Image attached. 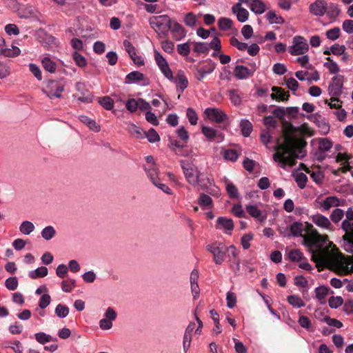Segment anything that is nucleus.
<instances>
[{"label": "nucleus", "mask_w": 353, "mask_h": 353, "mask_svg": "<svg viewBox=\"0 0 353 353\" xmlns=\"http://www.w3.org/2000/svg\"><path fill=\"white\" fill-rule=\"evenodd\" d=\"M342 228L346 232L343 236L344 249L352 255L339 253L336 246L329 241L331 244L327 246L329 259L327 261H316V263L326 265L340 275H347L353 273V210L350 208L346 212V219L342 222Z\"/></svg>", "instance_id": "obj_1"}, {"label": "nucleus", "mask_w": 353, "mask_h": 353, "mask_svg": "<svg viewBox=\"0 0 353 353\" xmlns=\"http://www.w3.org/2000/svg\"><path fill=\"white\" fill-rule=\"evenodd\" d=\"M290 232L294 236H302L303 244L312 253V259L316 261H327V246L330 243L327 236L321 235L314 229L313 225L308 223L294 222L290 225Z\"/></svg>", "instance_id": "obj_2"}, {"label": "nucleus", "mask_w": 353, "mask_h": 353, "mask_svg": "<svg viewBox=\"0 0 353 353\" xmlns=\"http://www.w3.org/2000/svg\"><path fill=\"white\" fill-rule=\"evenodd\" d=\"M283 142L277 140L276 152L273 155L274 160L279 163L281 167H292L296 163V159L300 157L297 153H302V148L306 145V141L302 139L293 137L290 132L285 130L283 135Z\"/></svg>", "instance_id": "obj_3"}, {"label": "nucleus", "mask_w": 353, "mask_h": 353, "mask_svg": "<svg viewBox=\"0 0 353 353\" xmlns=\"http://www.w3.org/2000/svg\"><path fill=\"white\" fill-rule=\"evenodd\" d=\"M181 165L187 181L193 186L198 185L201 182V172L197 166L191 163H185L183 161H181Z\"/></svg>", "instance_id": "obj_4"}, {"label": "nucleus", "mask_w": 353, "mask_h": 353, "mask_svg": "<svg viewBox=\"0 0 353 353\" xmlns=\"http://www.w3.org/2000/svg\"><path fill=\"white\" fill-rule=\"evenodd\" d=\"M206 250L213 255V261L216 265L223 263L227 248L221 242H214L206 245Z\"/></svg>", "instance_id": "obj_5"}, {"label": "nucleus", "mask_w": 353, "mask_h": 353, "mask_svg": "<svg viewBox=\"0 0 353 353\" xmlns=\"http://www.w3.org/2000/svg\"><path fill=\"white\" fill-rule=\"evenodd\" d=\"M65 89V83L61 81H50L47 83L46 88L43 91L51 99L54 98H61L62 92Z\"/></svg>", "instance_id": "obj_6"}, {"label": "nucleus", "mask_w": 353, "mask_h": 353, "mask_svg": "<svg viewBox=\"0 0 353 353\" xmlns=\"http://www.w3.org/2000/svg\"><path fill=\"white\" fill-rule=\"evenodd\" d=\"M227 252L230 268L235 274H238L241 269L239 251L235 246L232 245L227 248Z\"/></svg>", "instance_id": "obj_7"}, {"label": "nucleus", "mask_w": 353, "mask_h": 353, "mask_svg": "<svg viewBox=\"0 0 353 353\" xmlns=\"http://www.w3.org/2000/svg\"><path fill=\"white\" fill-rule=\"evenodd\" d=\"M308 49V44L304 38L295 37L293 39V45L290 48L289 52L292 55H300L305 54Z\"/></svg>", "instance_id": "obj_8"}, {"label": "nucleus", "mask_w": 353, "mask_h": 353, "mask_svg": "<svg viewBox=\"0 0 353 353\" xmlns=\"http://www.w3.org/2000/svg\"><path fill=\"white\" fill-rule=\"evenodd\" d=\"M205 114L213 122L222 123L228 120V115L221 109L216 108H208L205 110Z\"/></svg>", "instance_id": "obj_9"}, {"label": "nucleus", "mask_w": 353, "mask_h": 353, "mask_svg": "<svg viewBox=\"0 0 353 353\" xmlns=\"http://www.w3.org/2000/svg\"><path fill=\"white\" fill-rule=\"evenodd\" d=\"M168 28L172 35V38L176 41H180L186 36V30L176 20L171 19Z\"/></svg>", "instance_id": "obj_10"}, {"label": "nucleus", "mask_w": 353, "mask_h": 353, "mask_svg": "<svg viewBox=\"0 0 353 353\" xmlns=\"http://www.w3.org/2000/svg\"><path fill=\"white\" fill-rule=\"evenodd\" d=\"M172 19H170L168 15H159V16H152L149 18V24L150 27L155 31L158 32L161 30V28L166 24L168 27V25Z\"/></svg>", "instance_id": "obj_11"}, {"label": "nucleus", "mask_w": 353, "mask_h": 353, "mask_svg": "<svg viewBox=\"0 0 353 353\" xmlns=\"http://www.w3.org/2000/svg\"><path fill=\"white\" fill-rule=\"evenodd\" d=\"M20 52V49L17 46H12L11 48H6L5 39L0 37V55L6 57H14L19 55Z\"/></svg>", "instance_id": "obj_12"}, {"label": "nucleus", "mask_w": 353, "mask_h": 353, "mask_svg": "<svg viewBox=\"0 0 353 353\" xmlns=\"http://www.w3.org/2000/svg\"><path fill=\"white\" fill-rule=\"evenodd\" d=\"M343 81L340 77H334L328 87L329 94L332 97H339L342 93Z\"/></svg>", "instance_id": "obj_13"}, {"label": "nucleus", "mask_w": 353, "mask_h": 353, "mask_svg": "<svg viewBox=\"0 0 353 353\" xmlns=\"http://www.w3.org/2000/svg\"><path fill=\"white\" fill-rule=\"evenodd\" d=\"M327 3L323 0H316L310 6V12L315 16H323L327 10Z\"/></svg>", "instance_id": "obj_14"}, {"label": "nucleus", "mask_w": 353, "mask_h": 353, "mask_svg": "<svg viewBox=\"0 0 353 353\" xmlns=\"http://www.w3.org/2000/svg\"><path fill=\"white\" fill-rule=\"evenodd\" d=\"M174 80L176 85L177 91L182 93L188 85V80L185 76L184 72L179 71Z\"/></svg>", "instance_id": "obj_15"}, {"label": "nucleus", "mask_w": 353, "mask_h": 353, "mask_svg": "<svg viewBox=\"0 0 353 353\" xmlns=\"http://www.w3.org/2000/svg\"><path fill=\"white\" fill-rule=\"evenodd\" d=\"M232 10L233 13L236 14L237 19L240 22L243 23L248 20L249 12L246 9L240 7V4H235L233 6Z\"/></svg>", "instance_id": "obj_16"}, {"label": "nucleus", "mask_w": 353, "mask_h": 353, "mask_svg": "<svg viewBox=\"0 0 353 353\" xmlns=\"http://www.w3.org/2000/svg\"><path fill=\"white\" fill-rule=\"evenodd\" d=\"M214 70V67L210 65H205L196 69L195 77L199 81H202L207 75L212 73Z\"/></svg>", "instance_id": "obj_17"}, {"label": "nucleus", "mask_w": 353, "mask_h": 353, "mask_svg": "<svg viewBox=\"0 0 353 353\" xmlns=\"http://www.w3.org/2000/svg\"><path fill=\"white\" fill-rule=\"evenodd\" d=\"M272 90L274 92V93L271 94V98L272 99L287 101L290 97L289 92H284L281 88L274 86L272 88Z\"/></svg>", "instance_id": "obj_18"}, {"label": "nucleus", "mask_w": 353, "mask_h": 353, "mask_svg": "<svg viewBox=\"0 0 353 353\" xmlns=\"http://www.w3.org/2000/svg\"><path fill=\"white\" fill-rule=\"evenodd\" d=\"M312 221L319 227L325 229H331V223L330 220L321 214L314 215L312 217Z\"/></svg>", "instance_id": "obj_19"}, {"label": "nucleus", "mask_w": 353, "mask_h": 353, "mask_svg": "<svg viewBox=\"0 0 353 353\" xmlns=\"http://www.w3.org/2000/svg\"><path fill=\"white\" fill-rule=\"evenodd\" d=\"M248 213L252 217L256 219L261 222L266 219V216L263 215L261 211L255 205H248L246 207Z\"/></svg>", "instance_id": "obj_20"}, {"label": "nucleus", "mask_w": 353, "mask_h": 353, "mask_svg": "<svg viewBox=\"0 0 353 353\" xmlns=\"http://www.w3.org/2000/svg\"><path fill=\"white\" fill-rule=\"evenodd\" d=\"M234 72L235 77L239 79H247L252 74L248 68L243 65L236 66Z\"/></svg>", "instance_id": "obj_21"}, {"label": "nucleus", "mask_w": 353, "mask_h": 353, "mask_svg": "<svg viewBox=\"0 0 353 353\" xmlns=\"http://www.w3.org/2000/svg\"><path fill=\"white\" fill-rule=\"evenodd\" d=\"M201 130H202L203 134L209 140H212L215 137H218L220 141L223 139L224 137H223V134L220 133V134H217L216 130L210 127L203 126V127H202Z\"/></svg>", "instance_id": "obj_22"}, {"label": "nucleus", "mask_w": 353, "mask_h": 353, "mask_svg": "<svg viewBox=\"0 0 353 353\" xmlns=\"http://www.w3.org/2000/svg\"><path fill=\"white\" fill-rule=\"evenodd\" d=\"M79 119L83 123L85 124L91 130L96 132L100 131V125H98L94 120L85 115L79 116Z\"/></svg>", "instance_id": "obj_23"}, {"label": "nucleus", "mask_w": 353, "mask_h": 353, "mask_svg": "<svg viewBox=\"0 0 353 353\" xmlns=\"http://www.w3.org/2000/svg\"><path fill=\"white\" fill-rule=\"evenodd\" d=\"M250 8L256 14H261L266 10L265 3L260 0H252L250 3Z\"/></svg>", "instance_id": "obj_24"}, {"label": "nucleus", "mask_w": 353, "mask_h": 353, "mask_svg": "<svg viewBox=\"0 0 353 353\" xmlns=\"http://www.w3.org/2000/svg\"><path fill=\"white\" fill-rule=\"evenodd\" d=\"M339 205V201L336 196L327 197L321 203V206L324 210H328L331 208L338 206Z\"/></svg>", "instance_id": "obj_25"}, {"label": "nucleus", "mask_w": 353, "mask_h": 353, "mask_svg": "<svg viewBox=\"0 0 353 353\" xmlns=\"http://www.w3.org/2000/svg\"><path fill=\"white\" fill-rule=\"evenodd\" d=\"M217 228H223L228 230H232L234 228V223L231 219H227L225 217H219L217 221Z\"/></svg>", "instance_id": "obj_26"}, {"label": "nucleus", "mask_w": 353, "mask_h": 353, "mask_svg": "<svg viewBox=\"0 0 353 353\" xmlns=\"http://www.w3.org/2000/svg\"><path fill=\"white\" fill-rule=\"evenodd\" d=\"M41 63L43 68L48 72L50 73H54L57 69V65L54 61H53L48 57H46L42 59Z\"/></svg>", "instance_id": "obj_27"}, {"label": "nucleus", "mask_w": 353, "mask_h": 353, "mask_svg": "<svg viewBox=\"0 0 353 353\" xmlns=\"http://www.w3.org/2000/svg\"><path fill=\"white\" fill-rule=\"evenodd\" d=\"M225 184L227 193L231 199L239 197V191L237 188L228 179H225Z\"/></svg>", "instance_id": "obj_28"}, {"label": "nucleus", "mask_w": 353, "mask_h": 353, "mask_svg": "<svg viewBox=\"0 0 353 353\" xmlns=\"http://www.w3.org/2000/svg\"><path fill=\"white\" fill-rule=\"evenodd\" d=\"M35 227L34 224L28 221H25L21 223L19 226V231L26 235L30 234L32 232L34 231Z\"/></svg>", "instance_id": "obj_29"}, {"label": "nucleus", "mask_w": 353, "mask_h": 353, "mask_svg": "<svg viewBox=\"0 0 353 353\" xmlns=\"http://www.w3.org/2000/svg\"><path fill=\"white\" fill-rule=\"evenodd\" d=\"M240 127L241 130L242 134L247 137L250 136V133L252 131V123L247 119L241 120L240 123Z\"/></svg>", "instance_id": "obj_30"}, {"label": "nucleus", "mask_w": 353, "mask_h": 353, "mask_svg": "<svg viewBox=\"0 0 353 353\" xmlns=\"http://www.w3.org/2000/svg\"><path fill=\"white\" fill-rule=\"evenodd\" d=\"M232 21L227 17H221L218 21L219 28L223 31L230 30L232 27Z\"/></svg>", "instance_id": "obj_31"}, {"label": "nucleus", "mask_w": 353, "mask_h": 353, "mask_svg": "<svg viewBox=\"0 0 353 353\" xmlns=\"http://www.w3.org/2000/svg\"><path fill=\"white\" fill-rule=\"evenodd\" d=\"M48 272V268L42 266L40 268H38L37 270L34 271H31L29 272V276L30 278L35 279L40 277H44L47 276Z\"/></svg>", "instance_id": "obj_32"}, {"label": "nucleus", "mask_w": 353, "mask_h": 353, "mask_svg": "<svg viewBox=\"0 0 353 353\" xmlns=\"http://www.w3.org/2000/svg\"><path fill=\"white\" fill-rule=\"evenodd\" d=\"M41 234L45 240L49 241L55 236L56 230L52 226H46L41 230Z\"/></svg>", "instance_id": "obj_33"}, {"label": "nucleus", "mask_w": 353, "mask_h": 353, "mask_svg": "<svg viewBox=\"0 0 353 353\" xmlns=\"http://www.w3.org/2000/svg\"><path fill=\"white\" fill-rule=\"evenodd\" d=\"M329 290V288L325 286H320L316 288V297L321 303H323L325 298L328 294Z\"/></svg>", "instance_id": "obj_34"}, {"label": "nucleus", "mask_w": 353, "mask_h": 353, "mask_svg": "<svg viewBox=\"0 0 353 353\" xmlns=\"http://www.w3.org/2000/svg\"><path fill=\"white\" fill-rule=\"evenodd\" d=\"M267 19L270 23L281 24L284 22L281 16H278L274 11H270L266 14Z\"/></svg>", "instance_id": "obj_35"}, {"label": "nucleus", "mask_w": 353, "mask_h": 353, "mask_svg": "<svg viewBox=\"0 0 353 353\" xmlns=\"http://www.w3.org/2000/svg\"><path fill=\"white\" fill-rule=\"evenodd\" d=\"M184 23L189 27H194L197 23V17L192 12L187 13L183 19Z\"/></svg>", "instance_id": "obj_36"}, {"label": "nucleus", "mask_w": 353, "mask_h": 353, "mask_svg": "<svg viewBox=\"0 0 353 353\" xmlns=\"http://www.w3.org/2000/svg\"><path fill=\"white\" fill-rule=\"evenodd\" d=\"M199 204L203 208H210L212 204L211 197L205 194H201L198 200Z\"/></svg>", "instance_id": "obj_37"}, {"label": "nucleus", "mask_w": 353, "mask_h": 353, "mask_svg": "<svg viewBox=\"0 0 353 353\" xmlns=\"http://www.w3.org/2000/svg\"><path fill=\"white\" fill-rule=\"evenodd\" d=\"M288 303L296 307H301L305 305L303 301L298 296L290 295L288 296Z\"/></svg>", "instance_id": "obj_38"}, {"label": "nucleus", "mask_w": 353, "mask_h": 353, "mask_svg": "<svg viewBox=\"0 0 353 353\" xmlns=\"http://www.w3.org/2000/svg\"><path fill=\"white\" fill-rule=\"evenodd\" d=\"M99 103L108 110H110L113 108L114 106V101L110 97H103L99 98Z\"/></svg>", "instance_id": "obj_39"}, {"label": "nucleus", "mask_w": 353, "mask_h": 353, "mask_svg": "<svg viewBox=\"0 0 353 353\" xmlns=\"http://www.w3.org/2000/svg\"><path fill=\"white\" fill-rule=\"evenodd\" d=\"M294 177L298 186L301 189L304 188L307 181V176L304 173L298 172L294 175Z\"/></svg>", "instance_id": "obj_40"}, {"label": "nucleus", "mask_w": 353, "mask_h": 353, "mask_svg": "<svg viewBox=\"0 0 353 353\" xmlns=\"http://www.w3.org/2000/svg\"><path fill=\"white\" fill-rule=\"evenodd\" d=\"M177 52L178 53L183 57H187L190 54V46L188 42L181 43L177 45Z\"/></svg>", "instance_id": "obj_41"}, {"label": "nucleus", "mask_w": 353, "mask_h": 353, "mask_svg": "<svg viewBox=\"0 0 353 353\" xmlns=\"http://www.w3.org/2000/svg\"><path fill=\"white\" fill-rule=\"evenodd\" d=\"M143 79V74L138 71H133L129 73L126 77V79L128 83L137 82L142 80Z\"/></svg>", "instance_id": "obj_42"}, {"label": "nucleus", "mask_w": 353, "mask_h": 353, "mask_svg": "<svg viewBox=\"0 0 353 353\" xmlns=\"http://www.w3.org/2000/svg\"><path fill=\"white\" fill-rule=\"evenodd\" d=\"M55 313L59 318H64L68 316L69 308L65 305L59 304L55 308Z\"/></svg>", "instance_id": "obj_43"}, {"label": "nucleus", "mask_w": 353, "mask_h": 353, "mask_svg": "<svg viewBox=\"0 0 353 353\" xmlns=\"http://www.w3.org/2000/svg\"><path fill=\"white\" fill-rule=\"evenodd\" d=\"M76 281L74 279L65 280L61 282V288L65 292H70L75 287Z\"/></svg>", "instance_id": "obj_44"}, {"label": "nucleus", "mask_w": 353, "mask_h": 353, "mask_svg": "<svg viewBox=\"0 0 353 353\" xmlns=\"http://www.w3.org/2000/svg\"><path fill=\"white\" fill-rule=\"evenodd\" d=\"M128 130L131 134L135 137L137 139L143 137V131L142 130L133 123H130L128 125Z\"/></svg>", "instance_id": "obj_45"}, {"label": "nucleus", "mask_w": 353, "mask_h": 353, "mask_svg": "<svg viewBox=\"0 0 353 353\" xmlns=\"http://www.w3.org/2000/svg\"><path fill=\"white\" fill-rule=\"evenodd\" d=\"M187 117L191 125H196L198 121V116L194 110L192 108H188L186 112Z\"/></svg>", "instance_id": "obj_46"}, {"label": "nucleus", "mask_w": 353, "mask_h": 353, "mask_svg": "<svg viewBox=\"0 0 353 353\" xmlns=\"http://www.w3.org/2000/svg\"><path fill=\"white\" fill-rule=\"evenodd\" d=\"M325 103H327L330 108L340 109L342 106L343 102L338 98V97H332L330 99V101L327 99L325 100Z\"/></svg>", "instance_id": "obj_47"}, {"label": "nucleus", "mask_w": 353, "mask_h": 353, "mask_svg": "<svg viewBox=\"0 0 353 353\" xmlns=\"http://www.w3.org/2000/svg\"><path fill=\"white\" fill-rule=\"evenodd\" d=\"M329 305L332 308H338L343 303V300L341 296H331L328 301Z\"/></svg>", "instance_id": "obj_48"}, {"label": "nucleus", "mask_w": 353, "mask_h": 353, "mask_svg": "<svg viewBox=\"0 0 353 353\" xmlns=\"http://www.w3.org/2000/svg\"><path fill=\"white\" fill-rule=\"evenodd\" d=\"M144 134L148 138V141L150 143L157 142L159 141L160 140L159 135L158 134L157 131L153 128L150 129L147 133L144 132Z\"/></svg>", "instance_id": "obj_49"}, {"label": "nucleus", "mask_w": 353, "mask_h": 353, "mask_svg": "<svg viewBox=\"0 0 353 353\" xmlns=\"http://www.w3.org/2000/svg\"><path fill=\"white\" fill-rule=\"evenodd\" d=\"M19 285L18 280L16 277H10L5 281V285L9 290H14Z\"/></svg>", "instance_id": "obj_50"}, {"label": "nucleus", "mask_w": 353, "mask_h": 353, "mask_svg": "<svg viewBox=\"0 0 353 353\" xmlns=\"http://www.w3.org/2000/svg\"><path fill=\"white\" fill-rule=\"evenodd\" d=\"M230 44L241 51L245 50L248 48L247 43L239 41L236 38L234 37L230 39Z\"/></svg>", "instance_id": "obj_51"}, {"label": "nucleus", "mask_w": 353, "mask_h": 353, "mask_svg": "<svg viewBox=\"0 0 353 353\" xmlns=\"http://www.w3.org/2000/svg\"><path fill=\"white\" fill-rule=\"evenodd\" d=\"M227 306L233 308L236 303V296L234 292H228L226 295Z\"/></svg>", "instance_id": "obj_52"}, {"label": "nucleus", "mask_w": 353, "mask_h": 353, "mask_svg": "<svg viewBox=\"0 0 353 353\" xmlns=\"http://www.w3.org/2000/svg\"><path fill=\"white\" fill-rule=\"evenodd\" d=\"M340 33L341 30L339 28H334L327 31L326 36L329 39L334 41L339 37Z\"/></svg>", "instance_id": "obj_53"}, {"label": "nucleus", "mask_w": 353, "mask_h": 353, "mask_svg": "<svg viewBox=\"0 0 353 353\" xmlns=\"http://www.w3.org/2000/svg\"><path fill=\"white\" fill-rule=\"evenodd\" d=\"M223 157L227 160L235 161L237 159L239 154L235 150L230 149L224 151Z\"/></svg>", "instance_id": "obj_54"}, {"label": "nucleus", "mask_w": 353, "mask_h": 353, "mask_svg": "<svg viewBox=\"0 0 353 353\" xmlns=\"http://www.w3.org/2000/svg\"><path fill=\"white\" fill-rule=\"evenodd\" d=\"M36 340L41 343H46L52 341V338L51 336L45 334L44 332H39L35 334Z\"/></svg>", "instance_id": "obj_55"}, {"label": "nucleus", "mask_w": 353, "mask_h": 353, "mask_svg": "<svg viewBox=\"0 0 353 353\" xmlns=\"http://www.w3.org/2000/svg\"><path fill=\"white\" fill-rule=\"evenodd\" d=\"M210 50V47L208 43H194V50L199 53H205Z\"/></svg>", "instance_id": "obj_56"}, {"label": "nucleus", "mask_w": 353, "mask_h": 353, "mask_svg": "<svg viewBox=\"0 0 353 353\" xmlns=\"http://www.w3.org/2000/svg\"><path fill=\"white\" fill-rule=\"evenodd\" d=\"M161 48L167 53L171 54L173 52L174 44L172 41L169 40H164L161 41Z\"/></svg>", "instance_id": "obj_57"}, {"label": "nucleus", "mask_w": 353, "mask_h": 353, "mask_svg": "<svg viewBox=\"0 0 353 353\" xmlns=\"http://www.w3.org/2000/svg\"><path fill=\"white\" fill-rule=\"evenodd\" d=\"M73 59L76 64L79 67H84L87 64V62L84 57L82 56L81 54L78 53L77 52H74Z\"/></svg>", "instance_id": "obj_58"}, {"label": "nucleus", "mask_w": 353, "mask_h": 353, "mask_svg": "<svg viewBox=\"0 0 353 353\" xmlns=\"http://www.w3.org/2000/svg\"><path fill=\"white\" fill-rule=\"evenodd\" d=\"M154 59L159 68L168 65L165 59L157 50L154 51Z\"/></svg>", "instance_id": "obj_59"}, {"label": "nucleus", "mask_w": 353, "mask_h": 353, "mask_svg": "<svg viewBox=\"0 0 353 353\" xmlns=\"http://www.w3.org/2000/svg\"><path fill=\"white\" fill-rule=\"evenodd\" d=\"M332 146V142L327 139H321L319 141V149L321 151H328Z\"/></svg>", "instance_id": "obj_60"}, {"label": "nucleus", "mask_w": 353, "mask_h": 353, "mask_svg": "<svg viewBox=\"0 0 353 353\" xmlns=\"http://www.w3.org/2000/svg\"><path fill=\"white\" fill-rule=\"evenodd\" d=\"M343 215V211L341 209L336 208L332 212L330 217L333 222L338 223L342 219Z\"/></svg>", "instance_id": "obj_61"}, {"label": "nucleus", "mask_w": 353, "mask_h": 353, "mask_svg": "<svg viewBox=\"0 0 353 353\" xmlns=\"http://www.w3.org/2000/svg\"><path fill=\"white\" fill-rule=\"evenodd\" d=\"M289 257L292 261H300L303 257V255L300 250L295 249L290 252Z\"/></svg>", "instance_id": "obj_62"}, {"label": "nucleus", "mask_w": 353, "mask_h": 353, "mask_svg": "<svg viewBox=\"0 0 353 353\" xmlns=\"http://www.w3.org/2000/svg\"><path fill=\"white\" fill-rule=\"evenodd\" d=\"M345 50L346 48L345 46L339 45L338 43L334 44L330 48V51L335 55H341L342 54H344Z\"/></svg>", "instance_id": "obj_63"}, {"label": "nucleus", "mask_w": 353, "mask_h": 353, "mask_svg": "<svg viewBox=\"0 0 353 353\" xmlns=\"http://www.w3.org/2000/svg\"><path fill=\"white\" fill-rule=\"evenodd\" d=\"M125 107L131 112H135L138 109V99H130L125 103Z\"/></svg>", "instance_id": "obj_64"}]
</instances>
